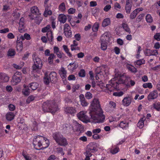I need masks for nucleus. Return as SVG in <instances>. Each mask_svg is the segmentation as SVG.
<instances>
[{"mask_svg": "<svg viewBox=\"0 0 160 160\" xmlns=\"http://www.w3.org/2000/svg\"><path fill=\"white\" fill-rule=\"evenodd\" d=\"M78 67V65L77 62H74L73 63H70L68 66V69L71 71H73L75 70Z\"/></svg>", "mask_w": 160, "mask_h": 160, "instance_id": "412c9836", "label": "nucleus"}, {"mask_svg": "<svg viewBox=\"0 0 160 160\" xmlns=\"http://www.w3.org/2000/svg\"><path fill=\"white\" fill-rule=\"evenodd\" d=\"M154 39L158 41L160 40V33H156L154 36Z\"/></svg>", "mask_w": 160, "mask_h": 160, "instance_id": "774afa93", "label": "nucleus"}, {"mask_svg": "<svg viewBox=\"0 0 160 160\" xmlns=\"http://www.w3.org/2000/svg\"><path fill=\"white\" fill-rule=\"evenodd\" d=\"M76 78L75 75L73 74H71L69 76L68 78V79L69 80L74 81L76 80Z\"/></svg>", "mask_w": 160, "mask_h": 160, "instance_id": "69168bd1", "label": "nucleus"}, {"mask_svg": "<svg viewBox=\"0 0 160 160\" xmlns=\"http://www.w3.org/2000/svg\"><path fill=\"white\" fill-rule=\"evenodd\" d=\"M144 16V14H141L138 16L136 19V22H138L141 21Z\"/></svg>", "mask_w": 160, "mask_h": 160, "instance_id": "bf43d9fd", "label": "nucleus"}, {"mask_svg": "<svg viewBox=\"0 0 160 160\" xmlns=\"http://www.w3.org/2000/svg\"><path fill=\"white\" fill-rule=\"evenodd\" d=\"M20 38L22 40H24L25 39L29 40L31 39V38L30 34L28 33H25L23 36L21 35L20 36Z\"/></svg>", "mask_w": 160, "mask_h": 160, "instance_id": "4c0bfd02", "label": "nucleus"}, {"mask_svg": "<svg viewBox=\"0 0 160 160\" xmlns=\"http://www.w3.org/2000/svg\"><path fill=\"white\" fill-rule=\"evenodd\" d=\"M145 61L143 59H139L137 60L136 62V64L138 65H141L142 64H144Z\"/></svg>", "mask_w": 160, "mask_h": 160, "instance_id": "e2e57ef3", "label": "nucleus"}, {"mask_svg": "<svg viewBox=\"0 0 160 160\" xmlns=\"http://www.w3.org/2000/svg\"><path fill=\"white\" fill-rule=\"evenodd\" d=\"M42 149H43L48 147L49 145V141L47 138L43 137V140H42Z\"/></svg>", "mask_w": 160, "mask_h": 160, "instance_id": "6ab92c4d", "label": "nucleus"}, {"mask_svg": "<svg viewBox=\"0 0 160 160\" xmlns=\"http://www.w3.org/2000/svg\"><path fill=\"white\" fill-rule=\"evenodd\" d=\"M122 27L123 28L126 32L129 34L131 33V31L130 30V28H129V26L127 24L125 23H123L122 24Z\"/></svg>", "mask_w": 160, "mask_h": 160, "instance_id": "c9c22d12", "label": "nucleus"}, {"mask_svg": "<svg viewBox=\"0 0 160 160\" xmlns=\"http://www.w3.org/2000/svg\"><path fill=\"white\" fill-rule=\"evenodd\" d=\"M131 1L134 2L135 4L137 6H139L142 3V0H127L125 7L126 12L127 14H129L131 12L132 7V2Z\"/></svg>", "mask_w": 160, "mask_h": 160, "instance_id": "423d86ee", "label": "nucleus"}, {"mask_svg": "<svg viewBox=\"0 0 160 160\" xmlns=\"http://www.w3.org/2000/svg\"><path fill=\"white\" fill-rule=\"evenodd\" d=\"M74 127H75V129L76 131H80L81 129V125L76 121L73 122Z\"/></svg>", "mask_w": 160, "mask_h": 160, "instance_id": "72a5a7b5", "label": "nucleus"}, {"mask_svg": "<svg viewBox=\"0 0 160 160\" xmlns=\"http://www.w3.org/2000/svg\"><path fill=\"white\" fill-rule=\"evenodd\" d=\"M98 150L97 145L93 142H91L87 146L86 151L91 153H94Z\"/></svg>", "mask_w": 160, "mask_h": 160, "instance_id": "9d476101", "label": "nucleus"}, {"mask_svg": "<svg viewBox=\"0 0 160 160\" xmlns=\"http://www.w3.org/2000/svg\"><path fill=\"white\" fill-rule=\"evenodd\" d=\"M67 73V71L63 67H61V69L59 71V74L63 82L66 81Z\"/></svg>", "mask_w": 160, "mask_h": 160, "instance_id": "2eb2a0df", "label": "nucleus"}, {"mask_svg": "<svg viewBox=\"0 0 160 160\" xmlns=\"http://www.w3.org/2000/svg\"><path fill=\"white\" fill-rule=\"evenodd\" d=\"M48 6H46L45 10L43 13V15L45 17H48V15H51L52 14V12L51 10H48Z\"/></svg>", "mask_w": 160, "mask_h": 160, "instance_id": "473e14b6", "label": "nucleus"}, {"mask_svg": "<svg viewBox=\"0 0 160 160\" xmlns=\"http://www.w3.org/2000/svg\"><path fill=\"white\" fill-rule=\"evenodd\" d=\"M46 35L48 41L50 42H52L53 38L52 31L48 32L46 34Z\"/></svg>", "mask_w": 160, "mask_h": 160, "instance_id": "58836bf2", "label": "nucleus"}, {"mask_svg": "<svg viewBox=\"0 0 160 160\" xmlns=\"http://www.w3.org/2000/svg\"><path fill=\"white\" fill-rule=\"evenodd\" d=\"M137 14L134 10L131 13L130 16V18L131 19H134Z\"/></svg>", "mask_w": 160, "mask_h": 160, "instance_id": "052dcab7", "label": "nucleus"}, {"mask_svg": "<svg viewBox=\"0 0 160 160\" xmlns=\"http://www.w3.org/2000/svg\"><path fill=\"white\" fill-rule=\"evenodd\" d=\"M31 13L29 15V16L31 20L34 19L35 16H38L41 13L38 8L36 6L32 7L30 9Z\"/></svg>", "mask_w": 160, "mask_h": 160, "instance_id": "1a4fd4ad", "label": "nucleus"}, {"mask_svg": "<svg viewBox=\"0 0 160 160\" xmlns=\"http://www.w3.org/2000/svg\"><path fill=\"white\" fill-rule=\"evenodd\" d=\"M154 108L158 111H160V102H158L157 103H154L153 104Z\"/></svg>", "mask_w": 160, "mask_h": 160, "instance_id": "09e8293b", "label": "nucleus"}, {"mask_svg": "<svg viewBox=\"0 0 160 160\" xmlns=\"http://www.w3.org/2000/svg\"><path fill=\"white\" fill-rule=\"evenodd\" d=\"M78 75L79 77L84 78L86 76V72L84 69H81L79 71Z\"/></svg>", "mask_w": 160, "mask_h": 160, "instance_id": "49530a36", "label": "nucleus"}, {"mask_svg": "<svg viewBox=\"0 0 160 160\" xmlns=\"http://www.w3.org/2000/svg\"><path fill=\"white\" fill-rule=\"evenodd\" d=\"M158 96V93L157 90H154L150 92L147 98L149 101H150L157 98Z\"/></svg>", "mask_w": 160, "mask_h": 160, "instance_id": "ddd939ff", "label": "nucleus"}, {"mask_svg": "<svg viewBox=\"0 0 160 160\" xmlns=\"http://www.w3.org/2000/svg\"><path fill=\"white\" fill-rule=\"evenodd\" d=\"M23 88L22 90V93L25 96H27L29 95L30 93V90L29 87L26 86L25 84L23 85Z\"/></svg>", "mask_w": 160, "mask_h": 160, "instance_id": "393cba45", "label": "nucleus"}, {"mask_svg": "<svg viewBox=\"0 0 160 160\" xmlns=\"http://www.w3.org/2000/svg\"><path fill=\"white\" fill-rule=\"evenodd\" d=\"M49 56L48 58V61L49 63H52L53 62V60L55 57L54 54L53 53H51L49 55Z\"/></svg>", "mask_w": 160, "mask_h": 160, "instance_id": "6e6d98bb", "label": "nucleus"}, {"mask_svg": "<svg viewBox=\"0 0 160 160\" xmlns=\"http://www.w3.org/2000/svg\"><path fill=\"white\" fill-rule=\"evenodd\" d=\"M111 23V20L109 18H105L103 21L102 25L103 27H105L109 25Z\"/></svg>", "mask_w": 160, "mask_h": 160, "instance_id": "2f4dec72", "label": "nucleus"}, {"mask_svg": "<svg viewBox=\"0 0 160 160\" xmlns=\"http://www.w3.org/2000/svg\"><path fill=\"white\" fill-rule=\"evenodd\" d=\"M119 126L123 129H127L128 128V122L126 121L121 122Z\"/></svg>", "mask_w": 160, "mask_h": 160, "instance_id": "a878e982", "label": "nucleus"}, {"mask_svg": "<svg viewBox=\"0 0 160 160\" xmlns=\"http://www.w3.org/2000/svg\"><path fill=\"white\" fill-rule=\"evenodd\" d=\"M84 154L86 156L84 160H90V157H91L92 155V153L88 152L86 151L84 153Z\"/></svg>", "mask_w": 160, "mask_h": 160, "instance_id": "603ef678", "label": "nucleus"}, {"mask_svg": "<svg viewBox=\"0 0 160 160\" xmlns=\"http://www.w3.org/2000/svg\"><path fill=\"white\" fill-rule=\"evenodd\" d=\"M146 21L147 22L151 23L153 21V18L151 15L150 14H148L146 17Z\"/></svg>", "mask_w": 160, "mask_h": 160, "instance_id": "de8ad7c7", "label": "nucleus"}, {"mask_svg": "<svg viewBox=\"0 0 160 160\" xmlns=\"http://www.w3.org/2000/svg\"><path fill=\"white\" fill-rule=\"evenodd\" d=\"M85 97L87 99H90L92 97V94L90 92H88L85 94Z\"/></svg>", "mask_w": 160, "mask_h": 160, "instance_id": "13d9d810", "label": "nucleus"}, {"mask_svg": "<svg viewBox=\"0 0 160 160\" xmlns=\"http://www.w3.org/2000/svg\"><path fill=\"white\" fill-rule=\"evenodd\" d=\"M124 94V93L122 91H120L118 92H114L113 93V95L116 96L120 97L122 96Z\"/></svg>", "mask_w": 160, "mask_h": 160, "instance_id": "338daca9", "label": "nucleus"}, {"mask_svg": "<svg viewBox=\"0 0 160 160\" xmlns=\"http://www.w3.org/2000/svg\"><path fill=\"white\" fill-rule=\"evenodd\" d=\"M64 33L67 38H71L72 37L71 28L69 24L66 23L64 26Z\"/></svg>", "mask_w": 160, "mask_h": 160, "instance_id": "f8f14e48", "label": "nucleus"}, {"mask_svg": "<svg viewBox=\"0 0 160 160\" xmlns=\"http://www.w3.org/2000/svg\"><path fill=\"white\" fill-rule=\"evenodd\" d=\"M16 47L17 51L18 52H21L23 49V43L22 41H21L20 42L16 43Z\"/></svg>", "mask_w": 160, "mask_h": 160, "instance_id": "f704fd0d", "label": "nucleus"}, {"mask_svg": "<svg viewBox=\"0 0 160 160\" xmlns=\"http://www.w3.org/2000/svg\"><path fill=\"white\" fill-rule=\"evenodd\" d=\"M34 99V97L32 95L28 97V98L26 100V103H29L33 101Z\"/></svg>", "mask_w": 160, "mask_h": 160, "instance_id": "4d7b16f0", "label": "nucleus"}, {"mask_svg": "<svg viewBox=\"0 0 160 160\" xmlns=\"http://www.w3.org/2000/svg\"><path fill=\"white\" fill-rule=\"evenodd\" d=\"M38 85L36 82H32L29 84V87L33 90H35L37 88Z\"/></svg>", "mask_w": 160, "mask_h": 160, "instance_id": "ea45409f", "label": "nucleus"}, {"mask_svg": "<svg viewBox=\"0 0 160 160\" xmlns=\"http://www.w3.org/2000/svg\"><path fill=\"white\" fill-rule=\"evenodd\" d=\"M89 113L91 118L95 123H102L105 119V116L101 108L99 101L94 98L89 108Z\"/></svg>", "mask_w": 160, "mask_h": 160, "instance_id": "f257e3e1", "label": "nucleus"}, {"mask_svg": "<svg viewBox=\"0 0 160 160\" xmlns=\"http://www.w3.org/2000/svg\"><path fill=\"white\" fill-rule=\"evenodd\" d=\"M87 112L85 111H81L77 114V116L79 120L85 123L90 122L89 117L86 114Z\"/></svg>", "mask_w": 160, "mask_h": 160, "instance_id": "6e6552de", "label": "nucleus"}, {"mask_svg": "<svg viewBox=\"0 0 160 160\" xmlns=\"http://www.w3.org/2000/svg\"><path fill=\"white\" fill-rule=\"evenodd\" d=\"M128 70L133 72H137V69L132 66H127Z\"/></svg>", "mask_w": 160, "mask_h": 160, "instance_id": "864d4df0", "label": "nucleus"}, {"mask_svg": "<svg viewBox=\"0 0 160 160\" xmlns=\"http://www.w3.org/2000/svg\"><path fill=\"white\" fill-rule=\"evenodd\" d=\"M58 21L61 23H65L67 19L66 16L63 14H60L58 17Z\"/></svg>", "mask_w": 160, "mask_h": 160, "instance_id": "5701e85b", "label": "nucleus"}, {"mask_svg": "<svg viewBox=\"0 0 160 160\" xmlns=\"http://www.w3.org/2000/svg\"><path fill=\"white\" fill-rule=\"evenodd\" d=\"M57 150L58 153L61 154L62 156H63L64 155L65 153L62 148L61 147L58 148Z\"/></svg>", "mask_w": 160, "mask_h": 160, "instance_id": "5fc2aeb1", "label": "nucleus"}, {"mask_svg": "<svg viewBox=\"0 0 160 160\" xmlns=\"http://www.w3.org/2000/svg\"><path fill=\"white\" fill-rule=\"evenodd\" d=\"M15 116V115L13 112H9L7 113L6 116L7 120L8 121L12 120Z\"/></svg>", "mask_w": 160, "mask_h": 160, "instance_id": "bb28decb", "label": "nucleus"}, {"mask_svg": "<svg viewBox=\"0 0 160 160\" xmlns=\"http://www.w3.org/2000/svg\"><path fill=\"white\" fill-rule=\"evenodd\" d=\"M22 78V74L19 72H16L12 76V84L13 85H15L19 83Z\"/></svg>", "mask_w": 160, "mask_h": 160, "instance_id": "0eeeda50", "label": "nucleus"}, {"mask_svg": "<svg viewBox=\"0 0 160 160\" xmlns=\"http://www.w3.org/2000/svg\"><path fill=\"white\" fill-rule=\"evenodd\" d=\"M142 87L144 88H148L149 89H151L153 86L151 83L148 82L143 83L142 85Z\"/></svg>", "mask_w": 160, "mask_h": 160, "instance_id": "8fccbe9b", "label": "nucleus"}, {"mask_svg": "<svg viewBox=\"0 0 160 160\" xmlns=\"http://www.w3.org/2000/svg\"><path fill=\"white\" fill-rule=\"evenodd\" d=\"M152 50L147 49L145 50L144 51V54L146 56H151L152 53H151Z\"/></svg>", "mask_w": 160, "mask_h": 160, "instance_id": "680f3d73", "label": "nucleus"}, {"mask_svg": "<svg viewBox=\"0 0 160 160\" xmlns=\"http://www.w3.org/2000/svg\"><path fill=\"white\" fill-rule=\"evenodd\" d=\"M44 83L46 85H48L50 82L49 76L45 74L43 78Z\"/></svg>", "mask_w": 160, "mask_h": 160, "instance_id": "a18cd8bd", "label": "nucleus"}, {"mask_svg": "<svg viewBox=\"0 0 160 160\" xmlns=\"http://www.w3.org/2000/svg\"><path fill=\"white\" fill-rule=\"evenodd\" d=\"M109 38V33L108 32H106L102 35L101 40L102 41L108 42Z\"/></svg>", "mask_w": 160, "mask_h": 160, "instance_id": "cd10ccee", "label": "nucleus"}, {"mask_svg": "<svg viewBox=\"0 0 160 160\" xmlns=\"http://www.w3.org/2000/svg\"><path fill=\"white\" fill-rule=\"evenodd\" d=\"M109 149L110 153L112 154H115L119 151V148L117 146H113Z\"/></svg>", "mask_w": 160, "mask_h": 160, "instance_id": "c756f323", "label": "nucleus"}, {"mask_svg": "<svg viewBox=\"0 0 160 160\" xmlns=\"http://www.w3.org/2000/svg\"><path fill=\"white\" fill-rule=\"evenodd\" d=\"M57 73L54 72H52L50 73L48 76L51 82L55 83L57 82Z\"/></svg>", "mask_w": 160, "mask_h": 160, "instance_id": "dca6fc26", "label": "nucleus"}, {"mask_svg": "<svg viewBox=\"0 0 160 160\" xmlns=\"http://www.w3.org/2000/svg\"><path fill=\"white\" fill-rule=\"evenodd\" d=\"M101 48L102 50H106L107 47V43L108 42L104 41L101 40Z\"/></svg>", "mask_w": 160, "mask_h": 160, "instance_id": "37998d69", "label": "nucleus"}, {"mask_svg": "<svg viewBox=\"0 0 160 160\" xmlns=\"http://www.w3.org/2000/svg\"><path fill=\"white\" fill-rule=\"evenodd\" d=\"M146 118L143 117V118H140L137 124V126L140 128H142L144 126V121L146 120Z\"/></svg>", "mask_w": 160, "mask_h": 160, "instance_id": "c85d7f7f", "label": "nucleus"}, {"mask_svg": "<svg viewBox=\"0 0 160 160\" xmlns=\"http://www.w3.org/2000/svg\"><path fill=\"white\" fill-rule=\"evenodd\" d=\"M133 98L131 97H126L122 101V104L125 106H129L131 103Z\"/></svg>", "mask_w": 160, "mask_h": 160, "instance_id": "4468645a", "label": "nucleus"}, {"mask_svg": "<svg viewBox=\"0 0 160 160\" xmlns=\"http://www.w3.org/2000/svg\"><path fill=\"white\" fill-rule=\"evenodd\" d=\"M116 104L115 102L110 101L109 104L106 107L105 110L110 113L112 112L116 109Z\"/></svg>", "mask_w": 160, "mask_h": 160, "instance_id": "9b49d317", "label": "nucleus"}, {"mask_svg": "<svg viewBox=\"0 0 160 160\" xmlns=\"http://www.w3.org/2000/svg\"><path fill=\"white\" fill-rule=\"evenodd\" d=\"M9 77L5 73L0 72V83L7 82L8 81Z\"/></svg>", "mask_w": 160, "mask_h": 160, "instance_id": "f3484780", "label": "nucleus"}, {"mask_svg": "<svg viewBox=\"0 0 160 160\" xmlns=\"http://www.w3.org/2000/svg\"><path fill=\"white\" fill-rule=\"evenodd\" d=\"M24 19L22 17L19 21V29H20L22 30L24 28V25L25 23L24 22Z\"/></svg>", "mask_w": 160, "mask_h": 160, "instance_id": "e433bc0d", "label": "nucleus"}, {"mask_svg": "<svg viewBox=\"0 0 160 160\" xmlns=\"http://www.w3.org/2000/svg\"><path fill=\"white\" fill-rule=\"evenodd\" d=\"M99 24L98 22H96L92 26V30L94 32H96L98 31L99 27Z\"/></svg>", "mask_w": 160, "mask_h": 160, "instance_id": "c03bdc74", "label": "nucleus"}, {"mask_svg": "<svg viewBox=\"0 0 160 160\" xmlns=\"http://www.w3.org/2000/svg\"><path fill=\"white\" fill-rule=\"evenodd\" d=\"M34 19L35 22L37 24L39 25L42 21V17L40 16H35Z\"/></svg>", "mask_w": 160, "mask_h": 160, "instance_id": "79ce46f5", "label": "nucleus"}, {"mask_svg": "<svg viewBox=\"0 0 160 160\" xmlns=\"http://www.w3.org/2000/svg\"><path fill=\"white\" fill-rule=\"evenodd\" d=\"M15 53L16 52L14 49L10 48L8 51L7 55L9 57H12L14 56Z\"/></svg>", "mask_w": 160, "mask_h": 160, "instance_id": "a19ab883", "label": "nucleus"}, {"mask_svg": "<svg viewBox=\"0 0 160 160\" xmlns=\"http://www.w3.org/2000/svg\"><path fill=\"white\" fill-rule=\"evenodd\" d=\"M59 11L61 12H64L66 11V8L65 2H62L58 6V8Z\"/></svg>", "mask_w": 160, "mask_h": 160, "instance_id": "7c9ffc66", "label": "nucleus"}, {"mask_svg": "<svg viewBox=\"0 0 160 160\" xmlns=\"http://www.w3.org/2000/svg\"><path fill=\"white\" fill-rule=\"evenodd\" d=\"M50 26L49 25H47L46 27L43 28L42 29V32L43 33L51 31L50 30Z\"/></svg>", "mask_w": 160, "mask_h": 160, "instance_id": "3c124183", "label": "nucleus"}, {"mask_svg": "<svg viewBox=\"0 0 160 160\" xmlns=\"http://www.w3.org/2000/svg\"><path fill=\"white\" fill-rule=\"evenodd\" d=\"M43 140V137L42 136L38 135L35 136L33 139V144L34 148L36 150L42 149V140Z\"/></svg>", "mask_w": 160, "mask_h": 160, "instance_id": "39448f33", "label": "nucleus"}, {"mask_svg": "<svg viewBox=\"0 0 160 160\" xmlns=\"http://www.w3.org/2000/svg\"><path fill=\"white\" fill-rule=\"evenodd\" d=\"M66 113L72 115L76 112V110L75 108L72 107H67L65 110Z\"/></svg>", "mask_w": 160, "mask_h": 160, "instance_id": "b1692460", "label": "nucleus"}, {"mask_svg": "<svg viewBox=\"0 0 160 160\" xmlns=\"http://www.w3.org/2000/svg\"><path fill=\"white\" fill-rule=\"evenodd\" d=\"M123 77L120 76L119 78L115 77L112 79L109 84L106 85V88L110 91H112L115 89H119V84L124 82L128 87L133 86L135 84V82L131 80L130 77L125 76V79L122 78Z\"/></svg>", "mask_w": 160, "mask_h": 160, "instance_id": "f03ea898", "label": "nucleus"}, {"mask_svg": "<svg viewBox=\"0 0 160 160\" xmlns=\"http://www.w3.org/2000/svg\"><path fill=\"white\" fill-rule=\"evenodd\" d=\"M42 109L44 112L53 113L58 110V107L54 100H47L43 103Z\"/></svg>", "mask_w": 160, "mask_h": 160, "instance_id": "7ed1b4c3", "label": "nucleus"}, {"mask_svg": "<svg viewBox=\"0 0 160 160\" xmlns=\"http://www.w3.org/2000/svg\"><path fill=\"white\" fill-rule=\"evenodd\" d=\"M32 58L34 64L32 66L33 71H37L41 69L42 66V62L41 58L38 57L35 53L32 54Z\"/></svg>", "mask_w": 160, "mask_h": 160, "instance_id": "20e7f679", "label": "nucleus"}, {"mask_svg": "<svg viewBox=\"0 0 160 160\" xmlns=\"http://www.w3.org/2000/svg\"><path fill=\"white\" fill-rule=\"evenodd\" d=\"M52 136L54 139L57 143L59 141L60 139H61L63 137V135L60 133L58 132H56L53 133Z\"/></svg>", "mask_w": 160, "mask_h": 160, "instance_id": "a211bd4d", "label": "nucleus"}, {"mask_svg": "<svg viewBox=\"0 0 160 160\" xmlns=\"http://www.w3.org/2000/svg\"><path fill=\"white\" fill-rule=\"evenodd\" d=\"M80 101L81 104L82 106L86 107L88 106V103L86 101L84 95L83 94H81L79 96Z\"/></svg>", "mask_w": 160, "mask_h": 160, "instance_id": "aec40b11", "label": "nucleus"}, {"mask_svg": "<svg viewBox=\"0 0 160 160\" xmlns=\"http://www.w3.org/2000/svg\"><path fill=\"white\" fill-rule=\"evenodd\" d=\"M57 143L60 146H65L68 144L67 139L64 137L63 136L61 139H60L59 141Z\"/></svg>", "mask_w": 160, "mask_h": 160, "instance_id": "4be33fe9", "label": "nucleus"}, {"mask_svg": "<svg viewBox=\"0 0 160 160\" xmlns=\"http://www.w3.org/2000/svg\"><path fill=\"white\" fill-rule=\"evenodd\" d=\"M101 131V129L99 128L93 129L92 130V132L94 134H98Z\"/></svg>", "mask_w": 160, "mask_h": 160, "instance_id": "0e129e2a", "label": "nucleus"}]
</instances>
